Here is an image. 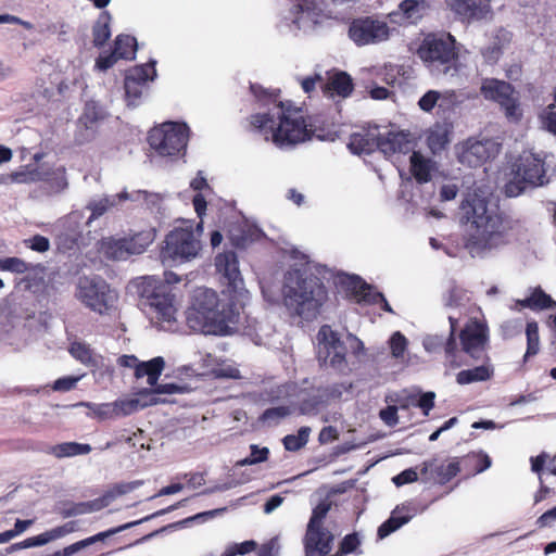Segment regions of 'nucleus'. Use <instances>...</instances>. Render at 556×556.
Wrapping results in <instances>:
<instances>
[{
	"label": "nucleus",
	"mask_w": 556,
	"mask_h": 556,
	"mask_svg": "<svg viewBox=\"0 0 556 556\" xmlns=\"http://www.w3.org/2000/svg\"><path fill=\"white\" fill-rule=\"evenodd\" d=\"M217 270L227 280L224 295L228 303L219 301L217 293L207 288L194 290L191 304L186 312L190 329L204 334L228 336L240 323L241 309L248 303L249 291L244 288L235 252L220 253L215 258Z\"/></svg>",
	"instance_id": "nucleus-1"
},
{
	"label": "nucleus",
	"mask_w": 556,
	"mask_h": 556,
	"mask_svg": "<svg viewBox=\"0 0 556 556\" xmlns=\"http://www.w3.org/2000/svg\"><path fill=\"white\" fill-rule=\"evenodd\" d=\"M488 194L482 188H475L460 204L463 218L467 223L465 248L473 257L484 256L510 240V223L495 205L490 204Z\"/></svg>",
	"instance_id": "nucleus-2"
},
{
	"label": "nucleus",
	"mask_w": 556,
	"mask_h": 556,
	"mask_svg": "<svg viewBox=\"0 0 556 556\" xmlns=\"http://www.w3.org/2000/svg\"><path fill=\"white\" fill-rule=\"evenodd\" d=\"M251 125L265 140L273 141L279 148L304 142L311 139L313 132L303 112L283 102H275L266 113L252 115Z\"/></svg>",
	"instance_id": "nucleus-3"
},
{
	"label": "nucleus",
	"mask_w": 556,
	"mask_h": 556,
	"mask_svg": "<svg viewBox=\"0 0 556 556\" xmlns=\"http://www.w3.org/2000/svg\"><path fill=\"white\" fill-rule=\"evenodd\" d=\"M425 66L432 73L448 78L466 75L468 52L448 33H431L425 36L416 51Z\"/></svg>",
	"instance_id": "nucleus-4"
},
{
	"label": "nucleus",
	"mask_w": 556,
	"mask_h": 556,
	"mask_svg": "<svg viewBox=\"0 0 556 556\" xmlns=\"http://www.w3.org/2000/svg\"><path fill=\"white\" fill-rule=\"evenodd\" d=\"M165 279L166 282L153 276L142 277L135 285L152 323L163 330L173 331L176 329L177 307L168 285L180 281V278L174 273H167Z\"/></svg>",
	"instance_id": "nucleus-5"
},
{
	"label": "nucleus",
	"mask_w": 556,
	"mask_h": 556,
	"mask_svg": "<svg viewBox=\"0 0 556 556\" xmlns=\"http://www.w3.org/2000/svg\"><path fill=\"white\" fill-rule=\"evenodd\" d=\"M287 308L303 319L315 318L326 299L324 286L315 277H307L301 270H289L282 288Z\"/></svg>",
	"instance_id": "nucleus-6"
},
{
	"label": "nucleus",
	"mask_w": 556,
	"mask_h": 556,
	"mask_svg": "<svg viewBox=\"0 0 556 556\" xmlns=\"http://www.w3.org/2000/svg\"><path fill=\"white\" fill-rule=\"evenodd\" d=\"M202 223H199L195 229L190 222H184L182 226L175 227L165 238L160 254L162 263L174 265L197 258L202 250Z\"/></svg>",
	"instance_id": "nucleus-7"
},
{
	"label": "nucleus",
	"mask_w": 556,
	"mask_h": 556,
	"mask_svg": "<svg viewBox=\"0 0 556 556\" xmlns=\"http://www.w3.org/2000/svg\"><path fill=\"white\" fill-rule=\"evenodd\" d=\"M543 161L531 152H523L513 166L511 177L505 185V194L509 198L520 195L528 187L542 186L545 182Z\"/></svg>",
	"instance_id": "nucleus-8"
},
{
	"label": "nucleus",
	"mask_w": 556,
	"mask_h": 556,
	"mask_svg": "<svg viewBox=\"0 0 556 556\" xmlns=\"http://www.w3.org/2000/svg\"><path fill=\"white\" fill-rule=\"evenodd\" d=\"M76 298L88 308L105 314L113 308L117 294L104 279L98 276L80 277L76 287Z\"/></svg>",
	"instance_id": "nucleus-9"
},
{
	"label": "nucleus",
	"mask_w": 556,
	"mask_h": 556,
	"mask_svg": "<svg viewBox=\"0 0 556 556\" xmlns=\"http://www.w3.org/2000/svg\"><path fill=\"white\" fill-rule=\"evenodd\" d=\"M188 137L189 128L186 124L167 122L151 129L149 143L159 154L172 156L186 149Z\"/></svg>",
	"instance_id": "nucleus-10"
},
{
	"label": "nucleus",
	"mask_w": 556,
	"mask_h": 556,
	"mask_svg": "<svg viewBox=\"0 0 556 556\" xmlns=\"http://www.w3.org/2000/svg\"><path fill=\"white\" fill-rule=\"evenodd\" d=\"M318 361L338 371L349 369L346 361V345L340 334L330 326L324 325L316 336Z\"/></svg>",
	"instance_id": "nucleus-11"
},
{
	"label": "nucleus",
	"mask_w": 556,
	"mask_h": 556,
	"mask_svg": "<svg viewBox=\"0 0 556 556\" xmlns=\"http://www.w3.org/2000/svg\"><path fill=\"white\" fill-rule=\"evenodd\" d=\"M393 30L386 21L365 16L350 23L348 36L356 46L363 47L387 41Z\"/></svg>",
	"instance_id": "nucleus-12"
},
{
	"label": "nucleus",
	"mask_w": 556,
	"mask_h": 556,
	"mask_svg": "<svg viewBox=\"0 0 556 556\" xmlns=\"http://www.w3.org/2000/svg\"><path fill=\"white\" fill-rule=\"evenodd\" d=\"M457 159L470 167L480 166L494 159L501 150V143L492 138H469L455 147Z\"/></svg>",
	"instance_id": "nucleus-13"
},
{
	"label": "nucleus",
	"mask_w": 556,
	"mask_h": 556,
	"mask_svg": "<svg viewBox=\"0 0 556 556\" xmlns=\"http://www.w3.org/2000/svg\"><path fill=\"white\" fill-rule=\"evenodd\" d=\"M480 90L485 99L493 100L501 105L507 118L513 122L521 118L518 97L508 83L494 78L484 79Z\"/></svg>",
	"instance_id": "nucleus-14"
},
{
	"label": "nucleus",
	"mask_w": 556,
	"mask_h": 556,
	"mask_svg": "<svg viewBox=\"0 0 556 556\" xmlns=\"http://www.w3.org/2000/svg\"><path fill=\"white\" fill-rule=\"evenodd\" d=\"M450 320V334L448 338H444L440 334H428L422 340V345L428 352H437L444 348L445 361L453 367H460L464 362L460 359V352L457 350L456 341L454 338V331L457 324V319L453 316H448Z\"/></svg>",
	"instance_id": "nucleus-15"
},
{
	"label": "nucleus",
	"mask_w": 556,
	"mask_h": 556,
	"mask_svg": "<svg viewBox=\"0 0 556 556\" xmlns=\"http://www.w3.org/2000/svg\"><path fill=\"white\" fill-rule=\"evenodd\" d=\"M155 62L139 65L128 72L125 78V93L128 105H137L147 88V83L153 80L156 76L154 67Z\"/></svg>",
	"instance_id": "nucleus-16"
},
{
	"label": "nucleus",
	"mask_w": 556,
	"mask_h": 556,
	"mask_svg": "<svg viewBox=\"0 0 556 556\" xmlns=\"http://www.w3.org/2000/svg\"><path fill=\"white\" fill-rule=\"evenodd\" d=\"M463 352L473 359H481L485 355L488 331L484 325L477 320L470 321L460 332Z\"/></svg>",
	"instance_id": "nucleus-17"
},
{
	"label": "nucleus",
	"mask_w": 556,
	"mask_h": 556,
	"mask_svg": "<svg viewBox=\"0 0 556 556\" xmlns=\"http://www.w3.org/2000/svg\"><path fill=\"white\" fill-rule=\"evenodd\" d=\"M118 364L124 367L135 368V376L137 378L147 377L149 386L156 384L165 367V361L161 356L154 357L148 362H140L134 355H123L118 358Z\"/></svg>",
	"instance_id": "nucleus-18"
},
{
	"label": "nucleus",
	"mask_w": 556,
	"mask_h": 556,
	"mask_svg": "<svg viewBox=\"0 0 556 556\" xmlns=\"http://www.w3.org/2000/svg\"><path fill=\"white\" fill-rule=\"evenodd\" d=\"M333 541L334 535L324 527L306 528L303 540L305 556H327Z\"/></svg>",
	"instance_id": "nucleus-19"
},
{
	"label": "nucleus",
	"mask_w": 556,
	"mask_h": 556,
	"mask_svg": "<svg viewBox=\"0 0 556 556\" xmlns=\"http://www.w3.org/2000/svg\"><path fill=\"white\" fill-rule=\"evenodd\" d=\"M292 23L298 29L309 31L320 24L326 15L316 0H299Z\"/></svg>",
	"instance_id": "nucleus-20"
},
{
	"label": "nucleus",
	"mask_w": 556,
	"mask_h": 556,
	"mask_svg": "<svg viewBox=\"0 0 556 556\" xmlns=\"http://www.w3.org/2000/svg\"><path fill=\"white\" fill-rule=\"evenodd\" d=\"M137 51V41L129 35H118L114 41V50L109 55H100L96 67L100 71L111 68L118 59L132 60Z\"/></svg>",
	"instance_id": "nucleus-21"
},
{
	"label": "nucleus",
	"mask_w": 556,
	"mask_h": 556,
	"mask_svg": "<svg viewBox=\"0 0 556 556\" xmlns=\"http://www.w3.org/2000/svg\"><path fill=\"white\" fill-rule=\"evenodd\" d=\"M141 198H144V200L155 202L159 201L161 198L157 194H142L141 191H137L135 193H128L127 191H123L121 193H117L116 195L112 197H101L99 199H94L89 202L87 208L91 212V215L88 219V223H90L92 219H96L100 216H102L110 207L117 204L118 201H125V200H131V201H138Z\"/></svg>",
	"instance_id": "nucleus-22"
},
{
	"label": "nucleus",
	"mask_w": 556,
	"mask_h": 556,
	"mask_svg": "<svg viewBox=\"0 0 556 556\" xmlns=\"http://www.w3.org/2000/svg\"><path fill=\"white\" fill-rule=\"evenodd\" d=\"M340 396L337 388H317L303 393L300 397L299 410L302 415H316L324 408L329 399Z\"/></svg>",
	"instance_id": "nucleus-23"
},
{
	"label": "nucleus",
	"mask_w": 556,
	"mask_h": 556,
	"mask_svg": "<svg viewBox=\"0 0 556 556\" xmlns=\"http://www.w3.org/2000/svg\"><path fill=\"white\" fill-rule=\"evenodd\" d=\"M416 142L415 138L408 132H393L387 131L381 132L380 138V151L387 155H393L396 153L407 154L413 153Z\"/></svg>",
	"instance_id": "nucleus-24"
},
{
	"label": "nucleus",
	"mask_w": 556,
	"mask_h": 556,
	"mask_svg": "<svg viewBox=\"0 0 556 556\" xmlns=\"http://www.w3.org/2000/svg\"><path fill=\"white\" fill-rule=\"evenodd\" d=\"M157 403V399L152 396L148 390H143L132 397H121L113 402L115 419L129 416Z\"/></svg>",
	"instance_id": "nucleus-25"
},
{
	"label": "nucleus",
	"mask_w": 556,
	"mask_h": 556,
	"mask_svg": "<svg viewBox=\"0 0 556 556\" xmlns=\"http://www.w3.org/2000/svg\"><path fill=\"white\" fill-rule=\"evenodd\" d=\"M381 131L378 126L363 129L351 136L348 144L349 149L354 154H369L376 149L380 150Z\"/></svg>",
	"instance_id": "nucleus-26"
},
{
	"label": "nucleus",
	"mask_w": 556,
	"mask_h": 556,
	"mask_svg": "<svg viewBox=\"0 0 556 556\" xmlns=\"http://www.w3.org/2000/svg\"><path fill=\"white\" fill-rule=\"evenodd\" d=\"M459 463L456 459H446L438 463L432 459L422 464L421 473L429 475L438 483L444 484L459 472Z\"/></svg>",
	"instance_id": "nucleus-27"
},
{
	"label": "nucleus",
	"mask_w": 556,
	"mask_h": 556,
	"mask_svg": "<svg viewBox=\"0 0 556 556\" xmlns=\"http://www.w3.org/2000/svg\"><path fill=\"white\" fill-rule=\"evenodd\" d=\"M98 251L105 258L112 261H124L132 255L127 238H103L98 242Z\"/></svg>",
	"instance_id": "nucleus-28"
},
{
	"label": "nucleus",
	"mask_w": 556,
	"mask_h": 556,
	"mask_svg": "<svg viewBox=\"0 0 556 556\" xmlns=\"http://www.w3.org/2000/svg\"><path fill=\"white\" fill-rule=\"evenodd\" d=\"M418 510L415 507L408 505L397 506L393 511L391 517L384 521L378 528V536L379 539H384L390 535L392 532L400 529L402 526L407 523L415 515H417Z\"/></svg>",
	"instance_id": "nucleus-29"
},
{
	"label": "nucleus",
	"mask_w": 556,
	"mask_h": 556,
	"mask_svg": "<svg viewBox=\"0 0 556 556\" xmlns=\"http://www.w3.org/2000/svg\"><path fill=\"white\" fill-rule=\"evenodd\" d=\"M353 90L351 77L343 72L328 74L327 81L323 85V92L329 98L339 96L346 98Z\"/></svg>",
	"instance_id": "nucleus-30"
},
{
	"label": "nucleus",
	"mask_w": 556,
	"mask_h": 556,
	"mask_svg": "<svg viewBox=\"0 0 556 556\" xmlns=\"http://www.w3.org/2000/svg\"><path fill=\"white\" fill-rule=\"evenodd\" d=\"M47 179V172L40 167L26 165L18 170L1 177L2 184H33Z\"/></svg>",
	"instance_id": "nucleus-31"
},
{
	"label": "nucleus",
	"mask_w": 556,
	"mask_h": 556,
	"mask_svg": "<svg viewBox=\"0 0 556 556\" xmlns=\"http://www.w3.org/2000/svg\"><path fill=\"white\" fill-rule=\"evenodd\" d=\"M353 290L356 293L358 302L381 303L386 312L393 313L392 307L382 293L376 291L371 286L361 281L358 278L352 280Z\"/></svg>",
	"instance_id": "nucleus-32"
},
{
	"label": "nucleus",
	"mask_w": 556,
	"mask_h": 556,
	"mask_svg": "<svg viewBox=\"0 0 556 556\" xmlns=\"http://www.w3.org/2000/svg\"><path fill=\"white\" fill-rule=\"evenodd\" d=\"M451 141V127L447 124H435L428 130L427 143L433 154L443 151Z\"/></svg>",
	"instance_id": "nucleus-33"
},
{
	"label": "nucleus",
	"mask_w": 556,
	"mask_h": 556,
	"mask_svg": "<svg viewBox=\"0 0 556 556\" xmlns=\"http://www.w3.org/2000/svg\"><path fill=\"white\" fill-rule=\"evenodd\" d=\"M427 9L426 0H403L399 4V11L393 14H401L404 21L415 24L425 15Z\"/></svg>",
	"instance_id": "nucleus-34"
},
{
	"label": "nucleus",
	"mask_w": 556,
	"mask_h": 556,
	"mask_svg": "<svg viewBox=\"0 0 556 556\" xmlns=\"http://www.w3.org/2000/svg\"><path fill=\"white\" fill-rule=\"evenodd\" d=\"M104 118L102 110L96 103H87L79 118V124L88 134L84 136L85 140H89L96 132L98 124Z\"/></svg>",
	"instance_id": "nucleus-35"
},
{
	"label": "nucleus",
	"mask_w": 556,
	"mask_h": 556,
	"mask_svg": "<svg viewBox=\"0 0 556 556\" xmlns=\"http://www.w3.org/2000/svg\"><path fill=\"white\" fill-rule=\"evenodd\" d=\"M409 161L410 172L419 184H426L431 180L433 164L429 159H426L419 152L413 151Z\"/></svg>",
	"instance_id": "nucleus-36"
},
{
	"label": "nucleus",
	"mask_w": 556,
	"mask_h": 556,
	"mask_svg": "<svg viewBox=\"0 0 556 556\" xmlns=\"http://www.w3.org/2000/svg\"><path fill=\"white\" fill-rule=\"evenodd\" d=\"M493 375V368L489 363H483L471 369L460 370L456 375V381L459 384H469L489 380Z\"/></svg>",
	"instance_id": "nucleus-37"
},
{
	"label": "nucleus",
	"mask_w": 556,
	"mask_h": 556,
	"mask_svg": "<svg viewBox=\"0 0 556 556\" xmlns=\"http://www.w3.org/2000/svg\"><path fill=\"white\" fill-rule=\"evenodd\" d=\"M178 506H179V504H176V505H173V506H170V507H168L166 509H162V510H160V511H157V513H155V514H153L151 516H148V517H146V518H143L141 520L128 522V523L122 525L119 527L112 528V529H109L106 531L97 533V534H94L92 536H89V538L85 539L86 544H87V546H90V545H92V544H94L97 542L103 541V540L108 539L109 536H112V535H114L116 533H119V532H122V531H124L126 529H129V528H131L134 526H137V525H139V523H141L143 521L150 520L151 518H153L155 516L164 515L167 511L174 510Z\"/></svg>",
	"instance_id": "nucleus-38"
},
{
	"label": "nucleus",
	"mask_w": 556,
	"mask_h": 556,
	"mask_svg": "<svg viewBox=\"0 0 556 556\" xmlns=\"http://www.w3.org/2000/svg\"><path fill=\"white\" fill-rule=\"evenodd\" d=\"M91 452L89 444L76 442H64L49 447L48 453L58 458L72 457L76 455H86Z\"/></svg>",
	"instance_id": "nucleus-39"
},
{
	"label": "nucleus",
	"mask_w": 556,
	"mask_h": 556,
	"mask_svg": "<svg viewBox=\"0 0 556 556\" xmlns=\"http://www.w3.org/2000/svg\"><path fill=\"white\" fill-rule=\"evenodd\" d=\"M111 15L102 12L92 27L93 45L102 47L111 37Z\"/></svg>",
	"instance_id": "nucleus-40"
},
{
	"label": "nucleus",
	"mask_w": 556,
	"mask_h": 556,
	"mask_svg": "<svg viewBox=\"0 0 556 556\" xmlns=\"http://www.w3.org/2000/svg\"><path fill=\"white\" fill-rule=\"evenodd\" d=\"M156 231L154 228L147 229L127 238L132 255L143 253L147 248L155 240Z\"/></svg>",
	"instance_id": "nucleus-41"
},
{
	"label": "nucleus",
	"mask_w": 556,
	"mask_h": 556,
	"mask_svg": "<svg viewBox=\"0 0 556 556\" xmlns=\"http://www.w3.org/2000/svg\"><path fill=\"white\" fill-rule=\"evenodd\" d=\"M556 303L552 300V298L540 289L534 290L531 296L516 302V306L520 305L522 307L541 309L552 307Z\"/></svg>",
	"instance_id": "nucleus-42"
},
{
	"label": "nucleus",
	"mask_w": 556,
	"mask_h": 556,
	"mask_svg": "<svg viewBox=\"0 0 556 556\" xmlns=\"http://www.w3.org/2000/svg\"><path fill=\"white\" fill-rule=\"evenodd\" d=\"M526 336L527 351L525 354V358L527 359L530 356L536 355L540 351L539 326L535 321H530L527 324Z\"/></svg>",
	"instance_id": "nucleus-43"
},
{
	"label": "nucleus",
	"mask_w": 556,
	"mask_h": 556,
	"mask_svg": "<svg viewBox=\"0 0 556 556\" xmlns=\"http://www.w3.org/2000/svg\"><path fill=\"white\" fill-rule=\"evenodd\" d=\"M113 502V495L108 491L101 497H98L93 501L81 503L77 505L74 510V514H88L98 511L106 506H109Z\"/></svg>",
	"instance_id": "nucleus-44"
},
{
	"label": "nucleus",
	"mask_w": 556,
	"mask_h": 556,
	"mask_svg": "<svg viewBox=\"0 0 556 556\" xmlns=\"http://www.w3.org/2000/svg\"><path fill=\"white\" fill-rule=\"evenodd\" d=\"M453 94H443L435 90H429L426 92L419 100V108L425 112H430L437 104L439 106H443L444 102L447 100V97H452Z\"/></svg>",
	"instance_id": "nucleus-45"
},
{
	"label": "nucleus",
	"mask_w": 556,
	"mask_h": 556,
	"mask_svg": "<svg viewBox=\"0 0 556 556\" xmlns=\"http://www.w3.org/2000/svg\"><path fill=\"white\" fill-rule=\"evenodd\" d=\"M77 406H85L91 410V415L100 420L115 419L114 406L112 403L94 404L90 402H80Z\"/></svg>",
	"instance_id": "nucleus-46"
},
{
	"label": "nucleus",
	"mask_w": 556,
	"mask_h": 556,
	"mask_svg": "<svg viewBox=\"0 0 556 556\" xmlns=\"http://www.w3.org/2000/svg\"><path fill=\"white\" fill-rule=\"evenodd\" d=\"M407 345L408 341L405 338V336L402 334L400 331H395L389 340V348L392 357L396 359H402L406 352Z\"/></svg>",
	"instance_id": "nucleus-47"
},
{
	"label": "nucleus",
	"mask_w": 556,
	"mask_h": 556,
	"mask_svg": "<svg viewBox=\"0 0 556 556\" xmlns=\"http://www.w3.org/2000/svg\"><path fill=\"white\" fill-rule=\"evenodd\" d=\"M257 543L254 540H248L242 543L229 544L220 556H238L247 555L254 552Z\"/></svg>",
	"instance_id": "nucleus-48"
},
{
	"label": "nucleus",
	"mask_w": 556,
	"mask_h": 556,
	"mask_svg": "<svg viewBox=\"0 0 556 556\" xmlns=\"http://www.w3.org/2000/svg\"><path fill=\"white\" fill-rule=\"evenodd\" d=\"M29 269L28 264L20 257L0 258V270L14 274H24Z\"/></svg>",
	"instance_id": "nucleus-49"
},
{
	"label": "nucleus",
	"mask_w": 556,
	"mask_h": 556,
	"mask_svg": "<svg viewBox=\"0 0 556 556\" xmlns=\"http://www.w3.org/2000/svg\"><path fill=\"white\" fill-rule=\"evenodd\" d=\"M250 448V456L239 460L237 463L238 466H250L265 462L267 459L269 454V450L267 447H258L256 444H252Z\"/></svg>",
	"instance_id": "nucleus-50"
},
{
	"label": "nucleus",
	"mask_w": 556,
	"mask_h": 556,
	"mask_svg": "<svg viewBox=\"0 0 556 556\" xmlns=\"http://www.w3.org/2000/svg\"><path fill=\"white\" fill-rule=\"evenodd\" d=\"M71 355L83 364H90L92 361L91 351L88 345L81 342H73L70 348Z\"/></svg>",
	"instance_id": "nucleus-51"
},
{
	"label": "nucleus",
	"mask_w": 556,
	"mask_h": 556,
	"mask_svg": "<svg viewBox=\"0 0 556 556\" xmlns=\"http://www.w3.org/2000/svg\"><path fill=\"white\" fill-rule=\"evenodd\" d=\"M329 509H330V503H328V502L319 503L313 509L311 519L307 523V528L323 527V520L326 518Z\"/></svg>",
	"instance_id": "nucleus-52"
},
{
	"label": "nucleus",
	"mask_w": 556,
	"mask_h": 556,
	"mask_svg": "<svg viewBox=\"0 0 556 556\" xmlns=\"http://www.w3.org/2000/svg\"><path fill=\"white\" fill-rule=\"evenodd\" d=\"M76 530V522L70 521L63 526L53 528L47 532L43 533L45 538L47 539V543L61 539Z\"/></svg>",
	"instance_id": "nucleus-53"
},
{
	"label": "nucleus",
	"mask_w": 556,
	"mask_h": 556,
	"mask_svg": "<svg viewBox=\"0 0 556 556\" xmlns=\"http://www.w3.org/2000/svg\"><path fill=\"white\" fill-rule=\"evenodd\" d=\"M291 414V409L287 406H278L266 409L263 415L262 419L265 422H278L280 419L289 416Z\"/></svg>",
	"instance_id": "nucleus-54"
},
{
	"label": "nucleus",
	"mask_w": 556,
	"mask_h": 556,
	"mask_svg": "<svg viewBox=\"0 0 556 556\" xmlns=\"http://www.w3.org/2000/svg\"><path fill=\"white\" fill-rule=\"evenodd\" d=\"M46 180L50 181V188L54 192H61V191L65 190L67 188V185H68L66 176H65V169L63 167L56 168L52 173V177L51 178L47 177Z\"/></svg>",
	"instance_id": "nucleus-55"
},
{
	"label": "nucleus",
	"mask_w": 556,
	"mask_h": 556,
	"mask_svg": "<svg viewBox=\"0 0 556 556\" xmlns=\"http://www.w3.org/2000/svg\"><path fill=\"white\" fill-rule=\"evenodd\" d=\"M542 123L544 128L556 135V104H549L546 108L542 116Z\"/></svg>",
	"instance_id": "nucleus-56"
},
{
	"label": "nucleus",
	"mask_w": 556,
	"mask_h": 556,
	"mask_svg": "<svg viewBox=\"0 0 556 556\" xmlns=\"http://www.w3.org/2000/svg\"><path fill=\"white\" fill-rule=\"evenodd\" d=\"M142 483H143V481L136 480V481H131V482L116 484L109 492H110V494L113 495V501H114L116 497L138 489L139 486L142 485Z\"/></svg>",
	"instance_id": "nucleus-57"
},
{
	"label": "nucleus",
	"mask_w": 556,
	"mask_h": 556,
	"mask_svg": "<svg viewBox=\"0 0 556 556\" xmlns=\"http://www.w3.org/2000/svg\"><path fill=\"white\" fill-rule=\"evenodd\" d=\"M214 375L217 378H231L237 379L240 378V371L239 369L233 366L232 364H224L219 366L218 368L214 369Z\"/></svg>",
	"instance_id": "nucleus-58"
},
{
	"label": "nucleus",
	"mask_w": 556,
	"mask_h": 556,
	"mask_svg": "<svg viewBox=\"0 0 556 556\" xmlns=\"http://www.w3.org/2000/svg\"><path fill=\"white\" fill-rule=\"evenodd\" d=\"M80 377H63L59 378L53 383V390L59 392H66L76 387V383L79 381Z\"/></svg>",
	"instance_id": "nucleus-59"
},
{
	"label": "nucleus",
	"mask_w": 556,
	"mask_h": 556,
	"mask_svg": "<svg viewBox=\"0 0 556 556\" xmlns=\"http://www.w3.org/2000/svg\"><path fill=\"white\" fill-rule=\"evenodd\" d=\"M418 479V473L415 469L408 468L393 477L392 481L396 486H401L407 483L415 482Z\"/></svg>",
	"instance_id": "nucleus-60"
},
{
	"label": "nucleus",
	"mask_w": 556,
	"mask_h": 556,
	"mask_svg": "<svg viewBox=\"0 0 556 556\" xmlns=\"http://www.w3.org/2000/svg\"><path fill=\"white\" fill-rule=\"evenodd\" d=\"M381 420L388 426H395L399 422L397 406L389 405L379 413Z\"/></svg>",
	"instance_id": "nucleus-61"
},
{
	"label": "nucleus",
	"mask_w": 556,
	"mask_h": 556,
	"mask_svg": "<svg viewBox=\"0 0 556 556\" xmlns=\"http://www.w3.org/2000/svg\"><path fill=\"white\" fill-rule=\"evenodd\" d=\"M28 248L36 252H47L50 249V242L48 238L43 236H35L26 241Z\"/></svg>",
	"instance_id": "nucleus-62"
},
{
	"label": "nucleus",
	"mask_w": 556,
	"mask_h": 556,
	"mask_svg": "<svg viewBox=\"0 0 556 556\" xmlns=\"http://www.w3.org/2000/svg\"><path fill=\"white\" fill-rule=\"evenodd\" d=\"M434 397L435 394L433 392H426L418 400H415V406L420 407L425 416H428L434 405Z\"/></svg>",
	"instance_id": "nucleus-63"
},
{
	"label": "nucleus",
	"mask_w": 556,
	"mask_h": 556,
	"mask_svg": "<svg viewBox=\"0 0 556 556\" xmlns=\"http://www.w3.org/2000/svg\"><path fill=\"white\" fill-rule=\"evenodd\" d=\"M359 545V540L356 534H348L341 542L340 553L341 555L350 554L356 549Z\"/></svg>",
	"instance_id": "nucleus-64"
}]
</instances>
